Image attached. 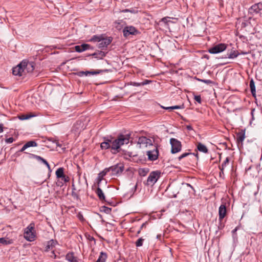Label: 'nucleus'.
<instances>
[{"label": "nucleus", "instance_id": "1", "mask_svg": "<svg viewBox=\"0 0 262 262\" xmlns=\"http://www.w3.org/2000/svg\"><path fill=\"white\" fill-rule=\"evenodd\" d=\"M129 137L127 136L121 135L114 140H111V149L114 154L118 152V149L121 146L124 144H127L129 143Z\"/></svg>", "mask_w": 262, "mask_h": 262}, {"label": "nucleus", "instance_id": "2", "mask_svg": "<svg viewBox=\"0 0 262 262\" xmlns=\"http://www.w3.org/2000/svg\"><path fill=\"white\" fill-rule=\"evenodd\" d=\"M34 224L32 223L25 229L24 237L28 241L32 242L35 237Z\"/></svg>", "mask_w": 262, "mask_h": 262}, {"label": "nucleus", "instance_id": "3", "mask_svg": "<svg viewBox=\"0 0 262 262\" xmlns=\"http://www.w3.org/2000/svg\"><path fill=\"white\" fill-rule=\"evenodd\" d=\"M160 175L161 172L158 170L152 171L150 173L147 178L146 184L147 185H153L159 179Z\"/></svg>", "mask_w": 262, "mask_h": 262}, {"label": "nucleus", "instance_id": "4", "mask_svg": "<svg viewBox=\"0 0 262 262\" xmlns=\"http://www.w3.org/2000/svg\"><path fill=\"white\" fill-rule=\"evenodd\" d=\"M108 172L112 171L113 176H119L124 170V166L122 164H117L107 168Z\"/></svg>", "mask_w": 262, "mask_h": 262}, {"label": "nucleus", "instance_id": "5", "mask_svg": "<svg viewBox=\"0 0 262 262\" xmlns=\"http://www.w3.org/2000/svg\"><path fill=\"white\" fill-rule=\"evenodd\" d=\"M170 143L171 146V152L172 154H176L181 151L182 145L180 141L175 138H171Z\"/></svg>", "mask_w": 262, "mask_h": 262}, {"label": "nucleus", "instance_id": "6", "mask_svg": "<svg viewBox=\"0 0 262 262\" xmlns=\"http://www.w3.org/2000/svg\"><path fill=\"white\" fill-rule=\"evenodd\" d=\"M154 140L150 138H147L145 136H141L138 138L137 143L140 144V147H147L148 146H152Z\"/></svg>", "mask_w": 262, "mask_h": 262}, {"label": "nucleus", "instance_id": "7", "mask_svg": "<svg viewBox=\"0 0 262 262\" xmlns=\"http://www.w3.org/2000/svg\"><path fill=\"white\" fill-rule=\"evenodd\" d=\"M227 45L225 43H219L210 48L208 52L211 54H217L225 51Z\"/></svg>", "mask_w": 262, "mask_h": 262}, {"label": "nucleus", "instance_id": "8", "mask_svg": "<svg viewBox=\"0 0 262 262\" xmlns=\"http://www.w3.org/2000/svg\"><path fill=\"white\" fill-rule=\"evenodd\" d=\"M123 35L124 37H128L130 35H136L139 33V31L133 26H126L123 30Z\"/></svg>", "mask_w": 262, "mask_h": 262}, {"label": "nucleus", "instance_id": "9", "mask_svg": "<svg viewBox=\"0 0 262 262\" xmlns=\"http://www.w3.org/2000/svg\"><path fill=\"white\" fill-rule=\"evenodd\" d=\"M21 64L24 68L25 72L26 71L28 73H31L34 70L35 63L33 61L23 60L21 61Z\"/></svg>", "mask_w": 262, "mask_h": 262}, {"label": "nucleus", "instance_id": "10", "mask_svg": "<svg viewBox=\"0 0 262 262\" xmlns=\"http://www.w3.org/2000/svg\"><path fill=\"white\" fill-rule=\"evenodd\" d=\"M262 10V3H258L257 4H255L252 5L249 9V13L252 15H254L259 13L260 11Z\"/></svg>", "mask_w": 262, "mask_h": 262}, {"label": "nucleus", "instance_id": "11", "mask_svg": "<svg viewBox=\"0 0 262 262\" xmlns=\"http://www.w3.org/2000/svg\"><path fill=\"white\" fill-rule=\"evenodd\" d=\"M112 39L111 37H104L103 35L102 40L99 42L97 46L99 48L104 49L106 48L112 42Z\"/></svg>", "mask_w": 262, "mask_h": 262}, {"label": "nucleus", "instance_id": "12", "mask_svg": "<svg viewBox=\"0 0 262 262\" xmlns=\"http://www.w3.org/2000/svg\"><path fill=\"white\" fill-rule=\"evenodd\" d=\"M146 155L148 156L149 160L155 161L157 160L159 156V150L157 147L155 146L152 150L147 151Z\"/></svg>", "mask_w": 262, "mask_h": 262}, {"label": "nucleus", "instance_id": "13", "mask_svg": "<svg viewBox=\"0 0 262 262\" xmlns=\"http://www.w3.org/2000/svg\"><path fill=\"white\" fill-rule=\"evenodd\" d=\"M25 73L24 68L21 64V62L17 66L12 69V73L14 75L21 76Z\"/></svg>", "mask_w": 262, "mask_h": 262}, {"label": "nucleus", "instance_id": "14", "mask_svg": "<svg viewBox=\"0 0 262 262\" xmlns=\"http://www.w3.org/2000/svg\"><path fill=\"white\" fill-rule=\"evenodd\" d=\"M227 214V209L225 204H222L219 209V220L220 222L222 221Z\"/></svg>", "mask_w": 262, "mask_h": 262}, {"label": "nucleus", "instance_id": "15", "mask_svg": "<svg viewBox=\"0 0 262 262\" xmlns=\"http://www.w3.org/2000/svg\"><path fill=\"white\" fill-rule=\"evenodd\" d=\"M30 157L31 158L35 159L36 160H37L38 161H41V162H42L43 164H45L47 166V167H48V170L50 172H51L52 171L50 166L49 164L48 163V162L46 160H45L41 157L34 155V154H30Z\"/></svg>", "mask_w": 262, "mask_h": 262}, {"label": "nucleus", "instance_id": "16", "mask_svg": "<svg viewBox=\"0 0 262 262\" xmlns=\"http://www.w3.org/2000/svg\"><path fill=\"white\" fill-rule=\"evenodd\" d=\"M58 244V242L56 240L51 239L48 241L47 243V245L45 247V251L48 252L50 250H52L53 248L55 247L56 245Z\"/></svg>", "mask_w": 262, "mask_h": 262}, {"label": "nucleus", "instance_id": "17", "mask_svg": "<svg viewBox=\"0 0 262 262\" xmlns=\"http://www.w3.org/2000/svg\"><path fill=\"white\" fill-rule=\"evenodd\" d=\"M91 48V46L89 44L83 43L80 46H76L75 50L76 52L80 53Z\"/></svg>", "mask_w": 262, "mask_h": 262}, {"label": "nucleus", "instance_id": "18", "mask_svg": "<svg viewBox=\"0 0 262 262\" xmlns=\"http://www.w3.org/2000/svg\"><path fill=\"white\" fill-rule=\"evenodd\" d=\"M111 140L104 138V141L102 142L100 147L102 149H107L111 148Z\"/></svg>", "mask_w": 262, "mask_h": 262}, {"label": "nucleus", "instance_id": "19", "mask_svg": "<svg viewBox=\"0 0 262 262\" xmlns=\"http://www.w3.org/2000/svg\"><path fill=\"white\" fill-rule=\"evenodd\" d=\"M106 52H104L102 51H97L91 55L98 59H101L106 56Z\"/></svg>", "mask_w": 262, "mask_h": 262}, {"label": "nucleus", "instance_id": "20", "mask_svg": "<svg viewBox=\"0 0 262 262\" xmlns=\"http://www.w3.org/2000/svg\"><path fill=\"white\" fill-rule=\"evenodd\" d=\"M239 53L237 50H228V53L227 54V57L226 58H228L229 59H234L236 58L239 55Z\"/></svg>", "mask_w": 262, "mask_h": 262}, {"label": "nucleus", "instance_id": "21", "mask_svg": "<svg viewBox=\"0 0 262 262\" xmlns=\"http://www.w3.org/2000/svg\"><path fill=\"white\" fill-rule=\"evenodd\" d=\"M245 138V131L242 130L240 132L237 134V141L238 143H242Z\"/></svg>", "mask_w": 262, "mask_h": 262}, {"label": "nucleus", "instance_id": "22", "mask_svg": "<svg viewBox=\"0 0 262 262\" xmlns=\"http://www.w3.org/2000/svg\"><path fill=\"white\" fill-rule=\"evenodd\" d=\"M96 193L98 196L99 199L101 201H105V197L104 193L103 192L102 189L99 187V185H98V188L95 191Z\"/></svg>", "mask_w": 262, "mask_h": 262}, {"label": "nucleus", "instance_id": "23", "mask_svg": "<svg viewBox=\"0 0 262 262\" xmlns=\"http://www.w3.org/2000/svg\"><path fill=\"white\" fill-rule=\"evenodd\" d=\"M108 172L107 168H105L103 171H101L98 175V185H99L101 181L102 180L103 177H104Z\"/></svg>", "mask_w": 262, "mask_h": 262}, {"label": "nucleus", "instance_id": "24", "mask_svg": "<svg viewBox=\"0 0 262 262\" xmlns=\"http://www.w3.org/2000/svg\"><path fill=\"white\" fill-rule=\"evenodd\" d=\"M249 85H250L251 92L252 93V96L254 97H256V90H255L254 81L253 79H251L250 80Z\"/></svg>", "mask_w": 262, "mask_h": 262}, {"label": "nucleus", "instance_id": "25", "mask_svg": "<svg viewBox=\"0 0 262 262\" xmlns=\"http://www.w3.org/2000/svg\"><path fill=\"white\" fill-rule=\"evenodd\" d=\"M66 259L70 262H77V258L74 256L73 253H68L66 255Z\"/></svg>", "mask_w": 262, "mask_h": 262}, {"label": "nucleus", "instance_id": "26", "mask_svg": "<svg viewBox=\"0 0 262 262\" xmlns=\"http://www.w3.org/2000/svg\"><path fill=\"white\" fill-rule=\"evenodd\" d=\"M197 148L200 151L203 152L204 153L208 152V149L206 146L201 143H199L198 144Z\"/></svg>", "mask_w": 262, "mask_h": 262}, {"label": "nucleus", "instance_id": "27", "mask_svg": "<svg viewBox=\"0 0 262 262\" xmlns=\"http://www.w3.org/2000/svg\"><path fill=\"white\" fill-rule=\"evenodd\" d=\"M103 35H94L92 37V38L89 40L91 42H100L101 40H102V37Z\"/></svg>", "mask_w": 262, "mask_h": 262}, {"label": "nucleus", "instance_id": "28", "mask_svg": "<svg viewBox=\"0 0 262 262\" xmlns=\"http://www.w3.org/2000/svg\"><path fill=\"white\" fill-rule=\"evenodd\" d=\"M149 80H145L142 82H132L130 83V85L134 86H140L146 85V84L149 83Z\"/></svg>", "mask_w": 262, "mask_h": 262}, {"label": "nucleus", "instance_id": "29", "mask_svg": "<svg viewBox=\"0 0 262 262\" xmlns=\"http://www.w3.org/2000/svg\"><path fill=\"white\" fill-rule=\"evenodd\" d=\"M107 257L106 254L103 252L100 253V255L99 256V258L96 260V261L98 262H105Z\"/></svg>", "mask_w": 262, "mask_h": 262}, {"label": "nucleus", "instance_id": "30", "mask_svg": "<svg viewBox=\"0 0 262 262\" xmlns=\"http://www.w3.org/2000/svg\"><path fill=\"white\" fill-rule=\"evenodd\" d=\"M139 174L140 176L144 177L149 172V169L147 168H142L139 169Z\"/></svg>", "mask_w": 262, "mask_h": 262}, {"label": "nucleus", "instance_id": "31", "mask_svg": "<svg viewBox=\"0 0 262 262\" xmlns=\"http://www.w3.org/2000/svg\"><path fill=\"white\" fill-rule=\"evenodd\" d=\"M64 174L63 168L62 167L58 168L56 171V175L58 178H61Z\"/></svg>", "mask_w": 262, "mask_h": 262}, {"label": "nucleus", "instance_id": "32", "mask_svg": "<svg viewBox=\"0 0 262 262\" xmlns=\"http://www.w3.org/2000/svg\"><path fill=\"white\" fill-rule=\"evenodd\" d=\"M25 144L27 148L30 147H35L37 146V144L34 141H30L27 142Z\"/></svg>", "mask_w": 262, "mask_h": 262}, {"label": "nucleus", "instance_id": "33", "mask_svg": "<svg viewBox=\"0 0 262 262\" xmlns=\"http://www.w3.org/2000/svg\"><path fill=\"white\" fill-rule=\"evenodd\" d=\"M0 243L3 245H9L11 244V242L10 240H7L4 237L0 238Z\"/></svg>", "mask_w": 262, "mask_h": 262}, {"label": "nucleus", "instance_id": "34", "mask_svg": "<svg viewBox=\"0 0 262 262\" xmlns=\"http://www.w3.org/2000/svg\"><path fill=\"white\" fill-rule=\"evenodd\" d=\"M144 241V239L141 237L139 238L136 242V246L137 247H141L143 245V242Z\"/></svg>", "mask_w": 262, "mask_h": 262}, {"label": "nucleus", "instance_id": "35", "mask_svg": "<svg viewBox=\"0 0 262 262\" xmlns=\"http://www.w3.org/2000/svg\"><path fill=\"white\" fill-rule=\"evenodd\" d=\"M189 155H193L194 156L193 154H192V153L191 152H184L183 154H182L181 155H180L179 157H178V159L179 160H182L183 158L189 156Z\"/></svg>", "mask_w": 262, "mask_h": 262}, {"label": "nucleus", "instance_id": "36", "mask_svg": "<svg viewBox=\"0 0 262 262\" xmlns=\"http://www.w3.org/2000/svg\"><path fill=\"white\" fill-rule=\"evenodd\" d=\"M111 210H112L111 208H110L109 207H105V206H103L102 207V211H103V212H104L105 213H106L107 214H110L111 212Z\"/></svg>", "mask_w": 262, "mask_h": 262}, {"label": "nucleus", "instance_id": "37", "mask_svg": "<svg viewBox=\"0 0 262 262\" xmlns=\"http://www.w3.org/2000/svg\"><path fill=\"white\" fill-rule=\"evenodd\" d=\"M165 108L166 110H174V109L181 108V106H179V105H175V106H170V107H165Z\"/></svg>", "mask_w": 262, "mask_h": 262}, {"label": "nucleus", "instance_id": "38", "mask_svg": "<svg viewBox=\"0 0 262 262\" xmlns=\"http://www.w3.org/2000/svg\"><path fill=\"white\" fill-rule=\"evenodd\" d=\"M103 71H107V70H100V71H90V74H91V75L98 74H99L101 72H103Z\"/></svg>", "mask_w": 262, "mask_h": 262}, {"label": "nucleus", "instance_id": "39", "mask_svg": "<svg viewBox=\"0 0 262 262\" xmlns=\"http://www.w3.org/2000/svg\"><path fill=\"white\" fill-rule=\"evenodd\" d=\"M229 160H230L229 158L227 157L226 158L225 160L224 161V162L222 164V167H225L229 164Z\"/></svg>", "mask_w": 262, "mask_h": 262}, {"label": "nucleus", "instance_id": "40", "mask_svg": "<svg viewBox=\"0 0 262 262\" xmlns=\"http://www.w3.org/2000/svg\"><path fill=\"white\" fill-rule=\"evenodd\" d=\"M78 75L80 76H82L83 75L88 76L90 75V71H81L79 72Z\"/></svg>", "mask_w": 262, "mask_h": 262}, {"label": "nucleus", "instance_id": "41", "mask_svg": "<svg viewBox=\"0 0 262 262\" xmlns=\"http://www.w3.org/2000/svg\"><path fill=\"white\" fill-rule=\"evenodd\" d=\"M194 100L197 101L199 103H201V97L200 95H195L194 97Z\"/></svg>", "mask_w": 262, "mask_h": 262}, {"label": "nucleus", "instance_id": "42", "mask_svg": "<svg viewBox=\"0 0 262 262\" xmlns=\"http://www.w3.org/2000/svg\"><path fill=\"white\" fill-rule=\"evenodd\" d=\"M72 195L74 198L76 199L77 200L79 199L78 194L75 192V191H72Z\"/></svg>", "mask_w": 262, "mask_h": 262}, {"label": "nucleus", "instance_id": "43", "mask_svg": "<svg viewBox=\"0 0 262 262\" xmlns=\"http://www.w3.org/2000/svg\"><path fill=\"white\" fill-rule=\"evenodd\" d=\"M199 81H201L206 84H211L212 83V81L210 80H206V79H198Z\"/></svg>", "mask_w": 262, "mask_h": 262}, {"label": "nucleus", "instance_id": "44", "mask_svg": "<svg viewBox=\"0 0 262 262\" xmlns=\"http://www.w3.org/2000/svg\"><path fill=\"white\" fill-rule=\"evenodd\" d=\"M61 180H63L64 182H67L69 181V177L66 176L65 174L63 175V177L61 178Z\"/></svg>", "mask_w": 262, "mask_h": 262}, {"label": "nucleus", "instance_id": "45", "mask_svg": "<svg viewBox=\"0 0 262 262\" xmlns=\"http://www.w3.org/2000/svg\"><path fill=\"white\" fill-rule=\"evenodd\" d=\"M14 141V139L12 137H10L5 140V142L7 143H11Z\"/></svg>", "mask_w": 262, "mask_h": 262}, {"label": "nucleus", "instance_id": "46", "mask_svg": "<svg viewBox=\"0 0 262 262\" xmlns=\"http://www.w3.org/2000/svg\"><path fill=\"white\" fill-rule=\"evenodd\" d=\"M168 17H164L161 19V21L164 23L165 24H167L169 20H168Z\"/></svg>", "mask_w": 262, "mask_h": 262}, {"label": "nucleus", "instance_id": "47", "mask_svg": "<svg viewBox=\"0 0 262 262\" xmlns=\"http://www.w3.org/2000/svg\"><path fill=\"white\" fill-rule=\"evenodd\" d=\"M27 148L26 144H25L23 147L19 150L20 152H23Z\"/></svg>", "mask_w": 262, "mask_h": 262}, {"label": "nucleus", "instance_id": "48", "mask_svg": "<svg viewBox=\"0 0 262 262\" xmlns=\"http://www.w3.org/2000/svg\"><path fill=\"white\" fill-rule=\"evenodd\" d=\"M51 257H53L55 258L56 257V254H55L54 251H52L51 253V255H50Z\"/></svg>", "mask_w": 262, "mask_h": 262}, {"label": "nucleus", "instance_id": "49", "mask_svg": "<svg viewBox=\"0 0 262 262\" xmlns=\"http://www.w3.org/2000/svg\"><path fill=\"white\" fill-rule=\"evenodd\" d=\"M255 111V108H252L251 112V115L252 116V119H254V112Z\"/></svg>", "mask_w": 262, "mask_h": 262}, {"label": "nucleus", "instance_id": "50", "mask_svg": "<svg viewBox=\"0 0 262 262\" xmlns=\"http://www.w3.org/2000/svg\"><path fill=\"white\" fill-rule=\"evenodd\" d=\"M237 229H238V227H236L234 229H233L232 230V232L233 235L234 234H236V232L237 231Z\"/></svg>", "mask_w": 262, "mask_h": 262}, {"label": "nucleus", "instance_id": "51", "mask_svg": "<svg viewBox=\"0 0 262 262\" xmlns=\"http://www.w3.org/2000/svg\"><path fill=\"white\" fill-rule=\"evenodd\" d=\"M3 132V124H0V133Z\"/></svg>", "mask_w": 262, "mask_h": 262}, {"label": "nucleus", "instance_id": "52", "mask_svg": "<svg viewBox=\"0 0 262 262\" xmlns=\"http://www.w3.org/2000/svg\"><path fill=\"white\" fill-rule=\"evenodd\" d=\"M224 168H225V167H223L222 165H221V166L220 167V169L221 170L220 173L221 172L223 173V171H224Z\"/></svg>", "mask_w": 262, "mask_h": 262}, {"label": "nucleus", "instance_id": "53", "mask_svg": "<svg viewBox=\"0 0 262 262\" xmlns=\"http://www.w3.org/2000/svg\"><path fill=\"white\" fill-rule=\"evenodd\" d=\"M187 128L188 130H189L192 129V127L190 125H187Z\"/></svg>", "mask_w": 262, "mask_h": 262}, {"label": "nucleus", "instance_id": "54", "mask_svg": "<svg viewBox=\"0 0 262 262\" xmlns=\"http://www.w3.org/2000/svg\"><path fill=\"white\" fill-rule=\"evenodd\" d=\"M72 191H75L76 190V188L75 187V185H74V183L72 184Z\"/></svg>", "mask_w": 262, "mask_h": 262}, {"label": "nucleus", "instance_id": "55", "mask_svg": "<svg viewBox=\"0 0 262 262\" xmlns=\"http://www.w3.org/2000/svg\"><path fill=\"white\" fill-rule=\"evenodd\" d=\"M89 240L90 241H95V238L93 237V236H90V237L89 238Z\"/></svg>", "mask_w": 262, "mask_h": 262}, {"label": "nucleus", "instance_id": "56", "mask_svg": "<svg viewBox=\"0 0 262 262\" xmlns=\"http://www.w3.org/2000/svg\"><path fill=\"white\" fill-rule=\"evenodd\" d=\"M145 224H146V223H143V224L141 225V226L140 228H143L145 226Z\"/></svg>", "mask_w": 262, "mask_h": 262}, {"label": "nucleus", "instance_id": "57", "mask_svg": "<svg viewBox=\"0 0 262 262\" xmlns=\"http://www.w3.org/2000/svg\"><path fill=\"white\" fill-rule=\"evenodd\" d=\"M79 218L80 220H81L82 219H83V216L81 215H79Z\"/></svg>", "mask_w": 262, "mask_h": 262}, {"label": "nucleus", "instance_id": "58", "mask_svg": "<svg viewBox=\"0 0 262 262\" xmlns=\"http://www.w3.org/2000/svg\"><path fill=\"white\" fill-rule=\"evenodd\" d=\"M123 11L124 12H126L129 11V10L128 9H125V10H123Z\"/></svg>", "mask_w": 262, "mask_h": 262}, {"label": "nucleus", "instance_id": "59", "mask_svg": "<svg viewBox=\"0 0 262 262\" xmlns=\"http://www.w3.org/2000/svg\"><path fill=\"white\" fill-rule=\"evenodd\" d=\"M29 118H30V117H25V118H21V119H29Z\"/></svg>", "mask_w": 262, "mask_h": 262}, {"label": "nucleus", "instance_id": "60", "mask_svg": "<svg viewBox=\"0 0 262 262\" xmlns=\"http://www.w3.org/2000/svg\"><path fill=\"white\" fill-rule=\"evenodd\" d=\"M140 232H141L140 230H139L137 231V234H140Z\"/></svg>", "mask_w": 262, "mask_h": 262}, {"label": "nucleus", "instance_id": "61", "mask_svg": "<svg viewBox=\"0 0 262 262\" xmlns=\"http://www.w3.org/2000/svg\"><path fill=\"white\" fill-rule=\"evenodd\" d=\"M160 237H161V235L160 234L158 235L157 236V238H160Z\"/></svg>", "mask_w": 262, "mask_h": 262}, {"label": "nucleus", "instance_id": "62", "mask_svg": "<svg viewBox=\"0 0 262 262\" xmlns=\"http://www.w3.org/2000/svg\"><path fill=\"white\" fill-rule=\"evenodd\" d=\"M242 54H244V55H245V54H247V52H242Z\"/></svg>", "mask_w": 262, "mask_h": 262}, {"label": "nucleus", "instance_id": "63", "mask_svg": "<svg viewBox=\"0 0 262 262\" xmlns=\"http://www.w3.org/2000/svg\"><path fill=\"white\" fill-rule=\"evenodd\" d=\"M187 185H188L189 186H190V187H192V186H191V185H190V184H188Z\"/></svg>", "mask_w": 262, "mask_h": 262}, {"label": "nucleus", "instance_id": "64", "mask_svg": "<svg viewBox=\"0 0 262 262\" xmlns=\"http://www.w3.org/2000/svg\"><path fill=\"white\" fill-rule=\"evenodd\" d=\"M142 229V228H140L139 230H140V231H141V230Z\"/></svg>", "mask_w": 262, "mask_h": 262}]
</instances>
